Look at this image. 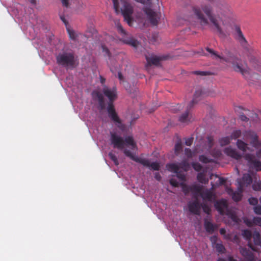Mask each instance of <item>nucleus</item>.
<instances>
[{"label": "nucleus", "instance_id": "54", "mask_svg": "<svg viewBox=\"0 0 261 261\" xmlns=\"http://www.w3.org/2000/svg\"><path fill=\"white\" fill-rule=\"evenodd\" d=\"M154 177L158 181H160L161 179V176L159 173H156L155 174Z\"/></svg>", "mask_w": 261, "mask_h": 261}, {"label": "nucleus", "instance_id": "53", "mask_svg": "<svg viewBox=\"0 0 261 261\" xmlns=\"http://www.w3.org/2000/svg\"><path fill=\"white\" fill-rule=\"evenodd\" d=\"M183 191L186 194H188L189 192V191H190V187H188L184 186L183 187Z\"/></svg>", "mask_w": 261, "mask_h": 261}, {"label": "nucleus", "instance_id": "40", "mask_svg": "<svg viewBox=\"0 0 261 261\" xmlns=\"http://www.w3.org/2000/svg\"><path fill=\"white\" fill-rule=\"evenodd\" d=\"M201 207L202 208L203 211L205 213L207 214H209L210 213L211 211V208L206 204L204 203L203 204H201Z\"/></svg>", "mask_w": 261, "mask_h": 261}, {"label": "nucleus", "instance_id": "19", "mask_svg": "<svg viewBox=\"0 0 261 261\" xmlns=\"http://www.w3.org/2000/svg\"><path fill=\"white\" fill-rule=\"evenodd\" d=\"M200 196L203 200H207L210 202H212L216 198L215 195L213 193V192L211 190L208 189L203 191V192L201 193Z\"/></svg>", "mask_w": 261, "mask_h": 261}, {"label": "nucleus", "instance_id": "61", "mask_svg": "<svg viewBox=\"0 0 261 261\" xmlns=\"http://www.w3.org/2000/svg\"><path fill=\"white\" fill-rule=\"evenodd\" d=\"M228 261H237V260L234 259L233 257L229 256L228 258Z\"/></svg>", "mask_w": 261, "mask_h": 261}, {"label": "nucleus", "instance_id": "46", "mask_svg": "<svg viewBox=\"0 0 261 261\" xmlns=\"http://www.w3.org/2000/svg\"><path fill=\"white\" fill-rule=\"evenodd\" d=\"M185 153L188 158H191L192 156V151L190 148H186L185 149Z\"/></svg>", "mask_w": 261, "mask_h": 261}, {"label": "nucleus", "instance_id": "59", "mask_svg": "<svg viewBox=\"0 0 261 261\" xmlns=\"http://www.w3.org/2000/svg\"><path fill=\"white\" fill-rule=\"evenodd\" d=\"M103 49L104 51H105L106 52V53L108 54V55L109 56H110V53L109 49L107 48H105L104 47H103Z\"/></svg>", "mask_w": 261, "mask_h": 261}, {"label": "nucleus", "instance_id": "34", "mask_svg": "<svg viewBox=\"0 0 261 261\" xmlns=\"http://www.w3.org/2000/svg\"><path fill=\"white\" fill-rule=\"evenodd\" d=\"M199 160L201 162L205 164L212 163L213 162V159L207 158L204 155H200Z\"/></svg>", "mask_w": 261, "mask_h": 261}, {"label": "nucleus", "instance_id": "55", "mask_svg": "<svg viewBox=\"0 0 261 261\" xmlns=\"http://www.w3.org/2000/svg\"><path fill=\"white\" fill-rule=\"evenodd\" d=\"M219 184L221 185H224L226 182L225 179L222 177L219 178Z\"/></svg>", "mask_w": 261, "mask_h": 261}, {"label": "nucleus", "instance_id": "26", "mask_svg": "<svg viewBox=\"0 0 261 261\" xmlns=\"http://www.w3.org/2000/svg\"><path fill=\"white\" fill-rule=\"evenodd\" d=\"M207 142L206 143V149L208 151H210L214 146V138L212 136H208L206 137Z\"/></svg>", "mask_w": 261, "mask_h": 261}, {"label": "nucleus", "instance_id": "11", "mask_svg": "<svg viewBox=\"0 0 261 261\" xmlns=\"http://www.w3.org/2000/svg\"><path fill=\"white\" fill-rule=\"evenodd\" d=\"M145 12L146 14L150 23L153 25H157L158 21L160 18L159 14L149 8L146 9Z\"/></svg>", "mask_w": 261, "mask_h": 261}, {"label": "nucleus", "instance_id": "8", "mask_svg": "<svg viewBox=\"0 0 261 261\" xmlns=\"http://www.w3.org/2000/svg\"><path fill=\"white\" fill-rule=\"evenodd\" d=\"M246 138L251 139L250 144L255 148L261 146V142L258 140V136L257 134L251 130H246L244 133Z\"/></svg>", "mask_w": 261, "mask_h": 261}, {"label": "nucleus", "instance_id": "10", "mask_svg": "<svg viewBox=\"0 0 261 261\" xmlns=\"http://www.w3.org/2000/svg\"><path fill=\"white\" fill-rule=\"evenodd\" d=\"M167 59V56H151L150 57L146 56V60L147 61L146 68H148V66H151V65H158L160 64V61L163 60H165Z\"/></svg>", "mask_w": 261, "mask_h": 261}, {"label": "nucleus", "instance_id": "57", "mask_svg": "<svg viewBox=\"0 0 261 261\" xmlns=\"http://www.w3.org/2000/svg\"><path fill=\"white\" fill-rule=\"evenodd\" d=\"M256 154L258 158H261V149L256 152Z\"/></svg>", "mask_w": 261, "mask_h": 261}, {"label": "nucleus", "instance_id": "13", "mask_svg": "<svg viewBox=\"0 0 261 261\" xmlns=\"http://www.w3.org/2000/svg\"><path fill=\"white\" fill-rule=\"evenodd\" d=\"M237 182L238 184V187H241L242 189L244 190V187H247L251 184L252 178L249 174L245 173L243 174L242 178L237 180Z\"/></svg>", "mask_w": 261, "mask_h": 261}, {"label": "nucleus", "instance_id": "23", "mask_svg": "<svg viewBox=\"0 0 261 261\" xmlns=\"http://www.w3.org/2000/svg\"><path fill=\"white\" fill-rule=\"evenodd\" d=\"M225 215L228 216L236 223H239L241 222L240 218L236 214L230 210L228 211Z\"/></svg>", "mask_w": 261, "mask_h": 261}, {"label": "nucleus", "instance_id": "21", "mask_svg": "<svg viewBox=\"0 0 261 261\" xmlns=\"http://www.w3.org/2000/svg\"><path fill=\"white\" fill-rule=\"evenodd\" d=\"M204 226L206 231L209 233H213L217 227L210 221L206 220L204 221Z\"/></svg>", "mask_w": 261, "mask_h": 261}, {"label": "nucleus", "instance_id": "39", "mask_svg": "<svg viewBox=\"0 0 261 261\" xmlns=\"http://www.w3.org/2000/svg\"><path fill=\"white\" fill-rule=\"evenodd\" d=\"M252 188L255 191H261V181L255 182L252 185Z\"/></svg>", "mask_w": 261, "mask_h": 261}, {"label": "nucleus", "instance_id": "37", "mask_svg": "<svg viewBox=\"0 0 261 261\" xmlns=\"http://www.w3.org/2000/svg\"><path fill=\"white\" fill-rule=\"evenodd\" d=\"M192 166L194 168V169L196 171H199L202 168V166L199 163L197 162L192 163Z\"/></svg>", "mask_w": 261, "mask_h": 261}, {"label": "nucleus", "instance_id": "24", "mask_svg": "<svg viewBox=\"0 0 261 261\" xmlns=\"http://www.w3.org/2000/svg\"><path fill=\"white\" fill-rule=\"evenodd\" d=\"M167 168L169 171L174 173H178V171L179 170V165L174 163L167 164Z\"/></svg>", "mask_w": 261, "mask_h": 261}, {"label": "nucleus", "instance_id": "35", "mask_svg": "<svg viewBox=\"0 0 261 261\" xmlns=\"http://www.w3.org/2000/svg\"><path fill=\"white\" fill-rule=\"evenodd\" d=\"M108 155L110 159L114 162L115 165L117 166L119 165V162L117 156L112 152H110L108 154Z\"/></svg>", "mask_w": 261, "mask_h": 261}, {"label": "nucleus", "instance_id": "48", "mask_svg": "<svg viewBox=\"0 0 261 261\" xmlns=\"http://www.w3.org/2000/svg\"><path fill=\"white\" fill-rule=\"evenodd\" d=\"M193 138H189L186 139L185 144L187 146H191L193 143Z\"/></svg>", "mask_w": 261, "mask_h": 261}, {"label": "nucleus", "instance_id": "43", "mask_svg": "<svg viewBox=\"0 0 261 261\" xmlns=\"http://www.w3.org/2000/svg\"><path fill=\"white\" fill-rule=\"evenodd\" d=\"M194 73L196 75L205 76L210 75L211 73L208 71H195Z\"/></svg>", "mask_w": 261, "mask_h": 261}, {"label": "nucleus", "instance_id": "25", "mask_svg": "<svg viewBox=\"0 0 261 261\" xmlns=\"http://www.w3.org/2000/svg\"><path fill=\"white\" fill-rule=\"evenodd\" d=\"M254 244L257 246L261 245V237L259 232H254L252 235Z\"/></svg>", "mask_w": 261, "mask_h": 261}, {"label": "nucleus", "instance_id": "4", "mask_svg": "<svg viewBox=\"0 0 261 261\" xmlns=\"http://www.w3.org/2000/svg\"><path fill=\"white\" fill-rule=\"evenodd\" d=\"M112 1L116 13L118 14L121 12L124 17V20L129 25H130L132 22V14L133 12L132 6L125 0H121L123 6L120 10L119 1L112 0Z\"/></svg>", "mask_w": 261, "mask_h": 261}, {"label": "nucleus", "instance_id": "33", "mask_svg": "<svg viewBox=\"0 0 261 261\" xmlns=\"http://www.w3.org/2000/svg\"><path fill=\"white\" fill-rule=\"evenodd\" d=\"M242 134V132L240 129H236L234 130L230 135V138L231 140H236L237 139L239 138Z\"/></svg>", "mask_w": 261, "mask_h": 261}, {"label": "nucleus", "instance_id": "15", "mask_svg": "<svg viewBox=\"0 0 261 261\" xmlns=\"http://www.w3.org/2000/svg\"><path fill=\"white\" fill-rule=\"evenodd\" d=\"M224 152L227 156L237 160L241 159L242 157V155L236 149L231 146L225 148Z\"/></svg>", "mask_w": 261, "mask_h": 261}, {"label": "nucleus", "instance_id": "62", "mask_svg": "<svg viewBox=\"0 0 261 261\" xmlns=\"http://www.w3.org/2000/svg\"><path fill=\"white\" fill-rule=\"evenodd\" d=\"M137 2L140 3L141 4H144L145 2L144 0H135Z\"/></svg>", "mask_w": 261, "mask_h": 261}, {"label": "nucleus", "instance_id": "52", "mask_svg": "<svg viewBox=\"0 0 261 261\" xmlns=\"http://www.w3.org/2000/svg\"><path fill=\"white\" fill-rule=\"evenodd\" d=\"M60 19L62 20V21L64 22V23L65 24V25L67 27L68 25V21L66 20L65 17L63 15H60Z\"/></svg>", "mask_w": 261, "mask_h": 261}, {"label": "nucleus", "instance_id": "32", "mask_svg": "<svg viewBox=\"0 0 261 261\" xmlns=\"http://www.w3.org/2000/svg\"><path fill=\"white\" fill-rule=\"evenodd\" d=\"M197 178L201 184H206L208 182V179H206L204 174L202 172H200L197 174Z\"/></svg>", "mask_w": 261, "mask_h": 261}, {"label": "nucleus", "instance_id": "28", "mask_svg": "<svg viewBox=\"0 0 261 261\" xmlns=\"http://www.w3.org/2000/svg\"><path fill=\"white\" fill-rule=\"evenodd\" d=\"M231 140L230 136L224 137L219 139V143L221 146H224L229 144Z\"/></svg>", "mask_w": 261, "mask_h": 261}, {"label": "nucleus", "instance_id": "20", "mask_svg": "<svg viewBox=\"0 0 261 261\" xmlns=\"http://www.w3.org/2000/svg\"><path fill=\"white\" fill-rule=\"evenodd\" d=\"M241 253L247 261H256L257 258L253 253L246 248L242 249Z\"/></svg>", "mask_w": 261, "mask_h": 261}, {"label": "nucleus", "instance_id": "58", "mask_svg": "<svg viewBox=\"0 0 261 261\" xmlns=\"http://www.w3.org/2000/svg\"><path fill=\"white\" fill-rule=\"evenodd\" d=\"M220 233L221 234H224L226 233V230L224 228H221L220 229Z\"/></svg>", "mask_w": 261, "mask_h": 261}, {"label": "nucleus", "instance_id": "60", "mask_svg": "<svg viewBox=\"0 0 261 261\" xmlns=\"http://www.w3.org/2000/svg\"><path fill=\"white\" fill-rule=\"evenodd\" d=\"M221 154V152L219 150H217L216 152V154L215 155V156L216 157H218Z\"/></svg>", "mask_w": 261, "mask_h": 261}, {"label": "nucleus", "instance_id": "9", "mask_svg": "<svg viewBox=\"0 0 261 261\" xmlns=\"http://www.w3.org/2000/svg\"><path fill=\"white\" fill-rule=\"evenodd\" d=\"M214 206L220 215H225L229 211L227 201L224 199H221L216 201Z\"/></svg>", "mask_w": 261, "mask_h": 261}, {"label": "nucleus", "instance_id": "38", "mask_svg": "<svg viewBox=\"0 0 261 261\" xmlns=\"http://www.w3.org/2000/svg\"><path fill=\"white\" fill-rule=\"evenodd\" d=\"M67 30L69 35V37L72 40H75L77 37L76 33L74 31L71 30L67 28Z\"/></svg>", "mask_w": 261, "mask_h": 261}, {"label": "nucleus", "instance_id": "41", "mask_svg": "<svg viewBox=\"0 0 261 261\" xmlns=\"http://www.w3.org/2000/svg\"><path fill=\"white\" fill-rule=\"evenodd\" d=\"M248 202L250 204L255 206L258 203V199L255 197H251L248 199Z\"/></svg>", "mask_w": 261, "mask_h": 261}, {"label": "nucleus", "instance_id": "27", "mask_svg": "<svg viewBox=\"0 0 261 261\" xmlns=\"http://www.w3.org/2000/svg\"><path fill=\"white\" fill-rule=\"evenodd\" d=\"M190 191L192 192L199 194L201 196V193L203 192L202 186L198 185H193L190 187Z\"/></svg>", "mask_w": 261, "mask_h": 261}, {"label": "nucleus", "instance_id": "64", "mask_svg": "<svg viewBox=\"0 0 261 261\" xmlns=\"http://www.w3.org/2000/svg\"><path fill=\"white\" fill-rule=\"evenodd\" d=\"M217 261H226V260L224 259H223V258H218Z\"/></svg>", "mask_w": 261, "mask_h": 261}, {"label": "nucleus", "instance_id": "51", "mask_svg": "<svg viewBox=\"0 0 261 261\" xmlns=\"http://www.w3.org/2000/svg\"><path fill=\"white\" fill-rule=\"evenodd\" d=\"M62 2V4L64 7L66 8L69 6V0H61Z\"/></svg>", "mask_w": 261, "mask_h": 261}, {"label": "nucleus", "instance_id": "17", "mask_svg": "<svg viewBox=\"0 0 261 261\" xmlns=\"http://www.w3.org/2000/svg\"><path fill=\"white\" fill-rule=\"evenodd\" d=\"M235 30L236 31L235 39L239 42L242 46L246 47L248 45V42L243 34L240 27L236 26Z\"/></svg>", "mask_w": 261, "mask_h": 261}, {"label": "nucleus", "instance_id": "47", "mask_svg": "<svg viewBox=\"0 0 261 261\" xmlns=\"http://www.w3.org/2000/svg\"><path fill=\"white\" fill-rule=\"evenodd\" d=\"M240 120L244 122H247L249 120V118L244 114H241L239 117Z\"/></svg>", "mask_w": 261, "mask_h": 261}, {"label": "nucleus", "instance_id": "16", "mask_svg": "<svg viewBox=\"0 0 261 261\" xmlns=\"http://www.w3.org/2000/svg\"><path fill=\"white\" fill-rule=\"evenodd\" d=\"M242 187H238V191H234L232 189L228 188L227 189V193L229 195L231 196L232 199L236 202L240 201L242 198V193L243 192Z\"/></svg>", "mask_w": 261, "mask_h": 261}, {"label": "nucleus", "instance_id": "2", "mask_svg": "<svg viewBox=\"0 0 261 261\" xmlns=\"http://www.w3.org/2000/svg\"><path fill=\"white\" fill-rule=\"evenodd\" d=\"M206 50L214 55L216 59H219L225 62L230 63L233 70L237 72H240L242 76L248 81H251L253 78L258 79L259 75L255 72H252L246 63L243 64L242 60L236 55L231 53L229 50H225L224 54L225 57L218 55L216 51L208 47Z\"/></svg>", "mask_w": 261, "mask_h": 261}, {"label": "nucleus", "instance_id": "14", "mask_svg": "<svg viewBox=\"0 0 261 261\" xmlns=\"http://www.w3.org/2000/svg\"><path fill=\"white\" fill-rule=\"evenodd\" d=\"M92 95L93 99L98 101L99 109L104 110L106 108V103L102 93L98 91H93Z\"/></svg>", "mask_w": 261, "mask_h": 261}, {"label": "nucleus", "instance_id": "3", "mask_svg": "<svg viewBox=\"0 0 261 261\" xmlns=\"http://www.w3.org/2000/svg\"><path fill=\"white\" fill-rule=\"evenodd\" d=\"M102 92L109 99L107 107L109 117L116 124L118 128L122 129L124 126L117 114L113 105V102L117 98V91L116 88L110 89L106 87L103 89Z\"/></svg>", "mask_w": 261, "mask_h": 261}, {"label": "nucleus", "instance_id": "30", "mask_svg": "<svg viewBox=\"0 0 261 261\" xmlns=\"http://www.w3.org/2000/svg\"><path fill=\"white\" fill-rule=\"evenodd\" d=\"M179 169L181 168L185 171H187L189 170L190 168V164L187 160H183L181 161L179 164Z\"/></svg>", "mask_w": 261, "mask_h": 261}, {"label": "nucleus", "instance_id": "63", "mask_svg": "<svg viewBox=\"0 0 261 261\" xmlns=\"http://www.w3.org/2000/svg\"><path fill=\"white\" fill-rule=\"evenodd\" d=\"M36 0H30V3L33 5H35L36 4Z\"/></svg>", "mask_w": 261, "mask_h": 261}, {"label": "nucleus", "instance_id": "42", "mask_svg": "<svg viewBox=\"0 0 261 261\" xmlns=\"http://www.w3.org/2000/svg\"><path fill=\"white\" fill-rule=\"evenodd\" d=\"M244 222L248 227H251L254 225L253 219L252 220H251L247 218H245L244 219Z\"/></svg>", "mask_w": 261, "mask_h": 261}, {"label": "nucleus", "instance_id": "12", "mask_svg": "<svg viewBox=\"0 0 261 261\" xmlns=\"http://www.w3.org/2000/svg\"><path fill=\"white\" fill-rule=\"evenodd\" d=\"M244 159L252 165L256 170L261 171V162L255 159V156L251 153H246L244 156Z\"/></svg>", "mask_w": 261, "mask_h": 261}, {"label": "nucleus", "instance_id": "7", "mask_svg": "<svg viewBox=\"0 0 261 261\" xmlns=\"http://www.w3.org/2000/svg\"><path fill=\"white\" fill-rule=\"evenodd\" d=\"M117 27L118 31L124 36L122 38L123 43L136 47L138 44V42L132 37L126 36V32L123 29L122 26L120 24H117Z\"/></svg>", "mask_w": 261, "mask_h": 261}, {"label": "nucleus", "instance_id": "5", "mask_svg": "<svg viewBox=\"0 0 261 261\" xmlns=\"http://www.w3.org/2000/svg\"><path fill=\"white\" fill-rule=\"evenodd\" d=\"M57 63L67 68L75 67V60L74 54L69 52L60 53L56 57Z\"/></svg>", "mask_w": 261, "mask_h": 261}, {"label": "nucleus", "instance_id": "50", "mask_svg": "<svg viewBox=\"0 0 261 261\" xmlns=\"http://www.w3.org/2000/svg\"><path fill=\"white\" fill-rule=\"evenodd\" d=\"M177 174V176L178 178L180 179L181 180H184L185 176L184 174L179 172V170L178 171V173H176Z\"/></svg>", "mask_w": 261, "mask_h": 261}, {"label": "nucleus", "instance_id": "56", "mask_svg": "<svg viewBox=\"0 0 261 261\" xmlns=\"http://www.w3.org/2000/svg\"><path fill=\"white\" fill-rule=\"evenodd\" d=\"M118 77L120 81H122L123 80V76L121 73V72H118Z\"/></svg>", "mask_w": 261, "mask_h": 261}, {"label": "nucleus", "instance_id": "36", "mask_svg": "<svg viewBox=\"0 0 261 261\" xmlns=\"http://www.w3.org/2000/svg\"><path fill=\"white\" fill-rule=\"evenodd\" d=\"M215 248L216 250L219 253H223L225 249L224 246L220 243L216 244Z\"/></svg>", "mask_w": 261, "mask_h": 261}, {"label": "nucleus", "instance_id": "49", "mask_svg": "<svg viewBox=\"0 0 261 261\" xmlns=\"http://www.w3.org/2000/svg\"><path fill=\"white\" fill-rule=\"evenodd\" d=\"M170 184L171 185L174 187H177L178 186V182L175 179H171L170 180Z\"/></svg>", "mask_w": 261, "mask_h": 261}, {"label": "nucleus", "instance_id": "1", "mask_svg": "<svg viewBox=\"0 0 261 261\" xmlns=\"http://www.w3.org/2000/svg\"><path fill=\"white\" fill-rule=\"evenodd\" d=\"M111 140L114 147L120 150H123L124 154L133 161L139 163L144 166L151 168L153 170L158 171L160 170V166L158 162H155L150 163L148 160L137 157L129 150L124 149L125 146H130V149L132 150H134L136 148V144L132 136H127L123 140L122 137L115 134H112L111 136Z\"/></svg>", "mask_w": 261, "mask_h": 261}, {"label": "nucleus", "instance_id": "18", "mask_svg": "<svg viewBox=\"0 0 261 261\" xmlns=\"http://www.w3.org/2000/svg\"><path fill=\"white\" fill-rule=\"evenodd\" d=\"M188 208L189 211L193 214L199 215L201 208V204L197 200L189 202Z\"/></svg>", "mask_w": 261, "mask_h": 261}, {"label": "nucleus", "instance_id": "45", "mask_svg": "<svg viewBox=\"0 0 261 261\" xmlns=\"http://www.w3.org/2000/svg\"><path fill=\"white\" fill-rule=\"evenodd\" d=\"M254 225H258L261 226V218L260 217H254L253 218Z\"/></svg>", "mask_w": 261, "mask_h": 261}, {"label": "nucleus", "instance_id": "29", "mask_svg": "<svg viewBox=\"0 0 261 261\" xmlns=\"http://www.w3.org/2000/svg\"><path fill=\"white\" fill-rule=\"evenodd\" d=\"M182 146L181 144V142L179 141L177 142L174 146V152L175 154L176 155H178L179 153L182 151Z\"/></svg>", "mask_w": 261, "mask_h": 261}, {"label": "nucleus", "instance_id": "44", "mask_svg": "<svg viewBox=\"0 0 261 261\" xmlns=\"http://www.w3.org/2000/svg\"><path fill=\"white\" fill-rule=\"evenodd\" d=\"M254 212L257 215H261V205H257L253 207Z\"/></svg>", "mask_w": 261, "mask_h": 261}, {"label": "nucleus", "instance_id": "22", "mask_svg": "<svg viewBox=\"0 0 261 261\" xmlns=\"http://www.w3.org/2000/svg\"><path fill=\"white\" fill-rule=\"evenodd\" d=\"M237 146L238 148L243 152H245L249 148L248 147V144L240 139H238L237 141Z\"/></svg>", "mask_w": 261, "mask_h": 261}, {"label": "nucleus", "instance_id": "31", "mask_svg": "<svg viewBox=\"0 0 261 261\" xmlns=\"http://www.w3.org/2000/svg\"><path fill=\"white\" fill-rule=\"evenodd\" d=\"M242 234L243 237L246 240H250L251 239L252 234L251 231V230L249 229H244L242 230Z\"/></svg>", "mask_w": 261, "mask_h": 261}, {"label": "nucleus", "instance_id": "6", "mask_svg": "<svg viewBox=\"0 0 261 261\" xmlns=\"http://www.w3.org/2000/svg\"><path fill=\"white\" fill-rule=\"evenodd\" d=\"M202 90L200 89L197 90L195 91L193 99L187 106L186 112L181 114L179 117V121L180 122L188 123L191 121V118L190 117L189 111L194 104L197 103L198 101L200 100L201 97L202 96Z\"/></svg>", "mask_w": 261, "mask_h": 261}]
</instances>
